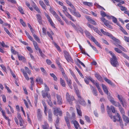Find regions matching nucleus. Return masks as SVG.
Masks as SVG:
<instances>
[{"mask_svg": "<svg viewBox=\"0 0 129 129\" xmlns=\"http://www.w3.org/2000/svg\"><path fill=\"white\" fill-rule=\"evenodd\" d=\"M76 91V94L78 97V101L80 104L82 105L85 106L86 105V103L83 99L82 98L79 94L78 92L77 91Z\"/></svg>", "mask_w": 129, "mask_h": 129, "instance_id": "obj_1", "label": "nucleus"}, {"mask_svg": "<svg viewBox=\"0 0 129 129\" xmlns=\"http://www.w3.org/2000/svg\"><path fill=\"white\" fill-rule=\"evenodd\" d=\"M63 12L65 14V15L68 18H70L72 21L73 22H75L76 21V20H75L73 17L70 14L68 13H66V12L67 11V10L66 7L64 6H63Z\"/></svg>", "mask_w": 129, "mask_h": 129, "instance_id": "obj_2", "label": "nucleus"}, {"mask_svg": "<svg viewBox=\"0 0 129 129\" xmlns=\"http://www.w3.org/2000/svg\"><path fill=\"white\" fill-rule=\"evenodd\" d=\"M64 57L66 59L68 62H73V60L68 53L66 51H64Z\"/></svg>", "mask_w": 129, "mask_h": 129, "instance_id": "obj_3", "label": "nucleus"}, {"mask_svg": "<svg viewBox=\"0 0 129 129\" xmlns=\"http://www.w3.org/2000/svg\"><path fill=\"white\" fill-rule=\"evenodd\" d=\"M111 63L114 67H116L118 65V62L117 61V58L115 57L110 59Z\"/></svg>", "mask_w": 129, "mask_h": 129, "instance_id": "obj_4", "label": "nucleus"}, {"mask_svg": "<svg viewBox=\"0 0 129 129\" xmlns=\"http://www.w3.org/2000/svg\"><path fill=\"white\" fill-rule=\"evenodd\" d=\"M66 99L67 101L70 104L72 103V102L74 100V97L73 96H70L69 94L67 92L66 94Z\"/></svg>", "mask_w": 129, "mask_h": 129, "instance_id": "obj_5", "label": "nucleus"}, {"mask_svg": "<svg viewBox=\"0 0 129 129\" xmlns=\"http://www.w3.org/2000/svg\"><path fill=\"white\" fill-rule=\"evenodd\" d=\"M63 77L64 78L65 80L67 81V83L68 86L71 89H72V87L71 85L72 84V82L71 80L70 79H68L66 75H63Z\"/></svg>", "mask_w": 129, "mask_h": 129, "instance_id": "obj_6", "label": "nucleus"}, {"mask_svg": "<svg viewBox=\"0 0 129 129\" xmlns=\"http://www.w3.org/2000/svg\"><path fill=\"white\" fill-rule=\"evenodd\" d=\"M120 102L123 107H124V104L125 103V101L121 96L118 95L117 96Z\"/></svg>", "mask_w": 129, "mask_h": 129, "instance_id": "obj_7", "label": "nucleus"}, {"mask_svg": "<svg viewBox=\"0 0 129 129\" xmlns=\"http://www.w3.org/2000/svg\"><path fill=\"white\" fill-rule=\"evenodd\" d=\"M56 97L57 99V102L58 104L61 105L62 104V101L60 96L57 94L56 95Z\"/></svg>", "mask_w": 129, "mask_h": 129, "instance_id": "obj_8", "label": "nucleus"}, {"mask_svg": "<svg viewBox=\"0 0 129 129\" xmlns=\"http://www.w3.org/2000/svg\"><path fill=\"white\" fill-rule=\"evenodd\" d=\"M117 117L118 118V119L117 121L119 122L121 127L122 128H123V124L122 122V120L121 119V117L119 114L118 113H117Z\"/></svg>", "mask_w": 129, "mask_h": 129, "instance_id": "obj_9", "label": "nucleus"}, {"mask_svg": "<svg viewBox=\"0 0 129 129\" xmlns=\"http://www.w3.org/2000/svg\"><path fill=\"white\" fill-rule=\"evenodd\" d=\"M36 81L39 84H43V80L40 77H38L36 78Z\"/></svg>", "mask_w": 129, "mask_h": 129, "instance_id": "obj_10", "label": "nucleus"}, {"mask_svg": "<svg viewBox=\"0 0 129 129\" xmlns=\"http://www.w3.org/2000/svg\"><path fill=\"white\" fill-rule=\"evenodd\" d=\"M74 9V12L72 14L76 17H81V15L78 12H76V9L75 8L73 9Z\"/></svg>", "mask_w": 129, "mask_h": 129, "instance_id": "obj_11", "label": "nucleus"}, {"mask_svg": "<svg viewBox=\"0 0 129 129\" xmlns=\"http://www.w3.org/2000/svg\"><path fill=\"white\" fill-rule=\"evenodd\" d=\"M36 16H37V18L38 22L40 24H42V20L41 15L40 14H37Z\"/></svg>", "mask_w": 129, "mask_h": 129, "instance_id": "obj_12", "label": "nucleus"}, {"mask_svg": "<svg viewBox=\"0 0 129 129\" xmlns=\"http://www.w3.org/2000/svg\"><path fill=\"white\" fill-rule=\"evenodd\" d=\"M111 102L115 106L118 107L119 108L121 106V105L119 102L115 101L114 100H111Z\"/></svg>", "mask_w": 129, "mask_h": 129, "instance_id": "obj_13", "label": "nucleus"}, {"mask_svg": "<svg viewBox=\"0 0 129 129\" xmlns=\"http://www.w3.org/2000/svg\"><path fill=\"white\" fill-rule=\"evenodd\" d=\"M91 39L97 46L100 48L101 47V46L100 44L92 36L91 37Z\"/></svg>", "mask_w": 129, "mask_h": 129, "instance_id": "obj_14", "label": "nucleus"}, {"mask_svg": "<svg viewBox=\"0 0 129 129\" xmlns=\"http://www.w3.org/2000/svg\"><path fill=\"white\" fill-rule=\"evenodd\" d=\"M71 122L74 124L75 127L76 129H78L80 125L77 121L76 120L72 121Z\"/></svg>", "mask_w": 129, "mask_h": 129, "instance_id": "obj_15", "label": "nucleus"}, {"mask_svg": "<svg viewBox=\"0 0 129 129\" xmlns=\"http://www.w3.org/2000/svg\"><path fill=\"white\" fill-rule=\"evenodd\" d=\"M52 114L51 110H49L48 111V120L50 121H51L52 120Z\"/></svg>", "mask_w": 129, "mask_h": 129, "instance_id": "obj_16", "label": "nucleus"}, {"mask_svg": "<svg viewBox=\"0 0 129 129\" xmlns=\"http://www.w3.org/2000/svg\"><path fill=\"white\" fill-rule=\"evenodd\" d=\"M91 88L92 90V92L93 94L95 96H96L98 95L96 89L91 86Z\"/></svg>", "mask_w": 129, "mask_h": 129, "instance_id": "obj_17", "label": "nucleus"}, {"mask_svg": "<svg viewBox=\"0 0 129 129\" xmlns=\"http://www.w3.org/2000/svg\"><path fill=\"white\" fill-rule=\"evenodd\" d=\"M53 108L54 110V114L55 115H56V116H57L58 115L57 114V113H59V111H60V109L59 108H57L56 107L54 108Z\"/></svg>", "mask_w": 129, "mask_h": 129, "instance_id": "obj_18", "label": "nucleus"}, {"mask_svg": "<svg viewBox=\"0 0 129 129\" xmlns=\"http://www.w3.org/2000/svg\"><path fill=\"white\" fill-rule=\"evenodd\" d=\"M76 107L78 114L80 116H82V113L80 110L79 106L78 105H77Z\"/></svg>", "mask_w": 129, "mask_h": 129, "instance_id": "obj_19", "label": "nucleus"}, {"mask_svg": "<svg viewBox=\"0 0 129 129\" xmlns=\"http://www.w3.org/2000/svg\"><path fill=\"white\" fill-rule=\"evenodd\" d=\"M107 110L108 113V114L109 116L111 118H112V115L111 113V110L110 107L108 106H107Z\"/></svg>", "mask_w": 129, "mask_h": 129, "instance_id": "obj_20", "label": "nucleus"}, {"mask_svg": "<svg viewBox=\"0 0 129 129\" xmlns=\"http://www.w3.org/2000/svg\"><path fill=\"white\" fill-rule=\"evenodd\" d=\"M102 86L103 89L105 93L107 95H108L109 93L108 92V91L107 89L106 86L105 85L103 84H102Z\"/></svg>", "mask_w": 129, "mask_h": 129, "instance_id": "obj_21", "label": "nucleus"}, {"mask_svg": "<svg viewBox=\"0 0 129 129\" xmlns=\"http://www.w3.org/2000/svg\"><path fill=\"white\" fill-rule=\"evenodd\" d=\"M101 20L104 23V24L106 26L109 23V21L106 19L102 17L101 18Z\"/></svg>", "mask_w": 129, "mask_h": 129, "instance_id": "obj_22", "label": "nucleus"}, {"mask_svg": "<svg viewBox=\"0 0 129 129\" xmlns=\"http://www.w3.org/2000/svg\"><path fill=\"white\" fill-rule=\"evenodd\" d=\"M95 77L97 78L98 80L100 81H102V78L101 76L98 73H96L95 75Z\"/></svg>", "mask_w": 129, "mask_h": 129, "instance_id": "obj_23", "label": "nucleus"}, {"mask_svg": "<svg viewBox=\"0 0 129 129\" xmlns=\"http://www.w3.org/2000/svg\"><path fill=\"white\" fill-rule=\"evenodd\" d=\"M44 125H42V128L43 129H48L49 127L48 124L47 122L45 121L44 123Z\"/></svg>", "mask_w": 129, "mask_h": 129, "instance_id": "obj_24", "label": "nucleus"}, {"mask_svg": "<svg viewBox=\"0 0 129 129\" xmlns=\"http://www.w3.org/2000/svg\"><path fill=\"white\" fill-rule=\"evenodd\" d=\"M123 120L126 123H129V118L125 115L123 116Z\"/></svg>", "mask_w": 129, "mask_h": 129, "instance_id": "obj_25", "label": "nucleus"}, {"mask_svg": "<svg viewBox=\"0 0 129 129\" xmlns=\"http://www.w3.org/2000/svg\"><path fill=\"white\" fill-rule=\"evenodd\" d=\"M39 3L42 8L46 10V7L43 2L42 1H40Z\"/></svg>", "mask_w": 129, "mask_h": 129, "instance_id": "obj_26", "label": "nucleus"}, {"mask_svg": "<svg viewBox=\"0 0 129 129\" xmlns=\"http://www.w3.org/2000/svg\"><path fill=\"white\" fill-rule=\"evenodd\" d=\"M105 80L107 82L108 84L111 85H113V83L110 80L106 78H104Z\"/></svg>", "mask_w": 129, "mask_h": 129, "instance_id": "obj_27", "label": "nucleus"}, {"mask_svg": "<svg viewBox=\"0 0 129 129\" xmlns=\"http://www.w3.org/2000/svg\"><path fill=\"white\" fill-rule=\"evenodd\" d=\"M119 108V110L121 114L122 115V116L125 115V111L124 109L122 108L121 106H120Z\"/></svg>", "mask_w": 129, "mask_h": 129, "instance_id": "obj_28", "label": "nucleus"}, {"mask_svg": "<svg viewBox=\"0 0 129 129\" xmlns=\"http://www.w3.org/2000/svg\"><path fill=\"white\" fill-rule=\"evenodd\" d=\"M66 3L69 5L72 9H73L74 8H75L73 5L68 0H66Z\"/></svg>", "mask_w": 129, "mask_h": 129, "instance_id": "obj_29", "label": "nucleus"}, {"mask_svg": "<svg viewBox=\"0 0 129 129\" xmlns=\"http://www.w3.org/2000/svg\"><path fill=\"white\" fill-rule=\"evenodd\" d=\"M68 117H65V119L67 125L69 128L70 127V125L69 120L68 119Z\"/></svg>", "mask_w": 129, "mask_h": 129, "instance_id": "obj_30", "label": "nucleus"}, {"mask_svg": "<svg viewBox=\"0 0 129 129\" xmlns=\"http://www.w3.org/2000/svg\"><path fill=\"white\" fill-rule=\"evenodd\" d=\"M33 36L35 40L38 42L40 43V39L35 34H33Z\"/></svg>", "mask_w": 129, "mask_h": 129, "instance_id": "obj_31", "label": "nucleus"}, {"mask_svg": "<svg viewBox=\"0 0 129 129\" xmlns=\"http://www.w3.org/2000/svg\"><path fill=\"white\" fill-rule=\"evenodd\" d=\"M60 82L61 84L63 87H65L66 86V84L64 81L61 78L60 79Z\"/></svg>", "mask_w": 129, "mask_h": 129, "instance_id": "obj_32", "label": "nucleus"}, {"mask_svg": "<svg viewBox=\"0 0 129 129\" xmlns=\"http://www.w3.org/2000/svg\"><path fill=\"white\" fill-rule=\"evenodd\" d=\"M83 4L87 6H91L92 5V3L91 2H83Z\"/></svg>", "mask_w": 129, "mask_h": 129, "instance_id": "obj_33", "label": "nucleus"}, {"mask_svg": "<svg viewBox=\"0 0 129 129\" xmlns=\"http://www.w3.org/2000/svg\"><path fill=\"white\" fill-rule=\"evenodd\" d=\"M40 68L42 72V74L43 75H46L47 72L44 68L43 67H41Z\"/></svg>", "mask_w": 129, "mask_h": 129, "instance_id": "obj_34", "label": "nucleus"}, {"mask_svg": "<svg viewBox=\"0 0 129 129\" xmlns=\"http://www.w3.org/2000/svg\"><path fill=\"white\" fill-rule=\"evenodd\" d=\"M18 9L19 11L22 14H24V11L22 8L20 6H18Z\"/></svg>", "mask_w": 129, "mask_h": 129, "instance_id": "obj_35", "label": "nucleus"}, {"mask_svg": "<svg viewBox=\"0 0 129 129\" xmlns=\"http://www.w3.org/2000/svg\"><path fill=\"white\" fill-rule=\"evenodd\" d=\"M50 75L51 76L53 77V78L54 80L55 81H57V78L55 75L53 73H50Z\"/></svg>", "mask_w": 129, "mask_h": 129, "instance_id": "obj_36", "label": "nucleus"}, {"mask_svg": "<svg viewBox=\"0 0 129 129\" xmlns=\"http://www.w3.org/2000/svg\"><path fill=\"white\" fill-rule=\"evenodd\" d=\"M44 85L45 86L44 89L46 91H49V88L48 87L47 85L45 83H44Z\"/></svg>", "mask_w": 129, "mask_h": 129, "instance_id": "obj_37", "label": "nucleus"}, {"mask_svg": "<svg viewBox=\"0 0 129 129\" xmlns=\"http://www.w3.org/2000/svg\"><path fill=\"white\" fill-rule=\"evenodd\" d=\"M25 69L26 71V72L29 75H30L31 74V71L29 70V69L26 67H25Z\"/></svg>", "mask_w": 129, "mask_h": 129, "instance_id": "obj_38", "label": "nucleus"}, {"mask_svg": "<svg viewBox=\"0 0 129 129\" xmlns=\"http://www.w3.org/2000/svg\"><path fill=\"white\" fill-rule=\"evenodd\" d=\"M120 30L125 35H127L128 34L126 32V31L122 27L121 28H120Z\"/></svg>", "mask_w": 129, "mask_h": 129, "instance_id": "obj_39", "label": "nucleus"}, {"mask_svg": "<svg viewBox=\"0 0 129 129\" xmlns=\"http://www.w3.org/2000/svg\"><path fill=\"white\" fill-rule=\"evenodd\" d=\"M112 39L115 42H117L118 43L120 44V41L119 40L116 39L115 37H112Z\"/></svg>", "mask_w": 129, "mask_h": 129, "instance_id": "obj_40", "label": "nucleus"}, {"mask_svg": "<svg viewBox=\"0 0 129 129\" xmlns=\"http://www.w3.org/2000/svg\"><path fill=\"white\" fill-rule=\"evenodd\" d=\"M42 96L44 98H45V97L47 95V93H45L44 92V91L43 90L42 91Z\"/></svg>", "mask_w": 129, "mask_h": 129, "instance_id": "obj_41", "label": "nucleus"}, {"mask_svg": "<svg viewBox=\"0 0 129 129\" xmlns=\"http://www.w3.org/2000/svg\"><path fill=\"white\" fill-rule=\"evenodd\" d=\"M115 50L118 53H122V51L118 48H114Z\"/></svg>", "mask_w": 129, "mask_h": 129, "instance_id": "obj_42", "label": "nucleus"}, {"mask_svg": "<svg viewBox=\"0 0 129 129\" xmlns=\"http://www.w3.org/2000/svg\"><path fill=\"white\" fill-rule=\"evenodd\" d=\"M50 12L51 13H52L53 15L56 13V12L54 11L52 9V8L50 6Z\"/></svg>", "mask_w": 129, "mask_h": 129, "instance_id": "obj_43", "label": "nucleus"}, {"mask_svg": "<svg viewBox=\"0 0 129 129\" xmlns=\"http://www.w3.org/2000/svg\"><path fill=\"white\" fill-rule=\"evenodd\" d=\"M18 57L19 60H23L25 59L24 57L23 56H20L19 54L18 56Z\"/></svg>", "mask_w": 129, "mask_h": 129, "instance_id": "obj_44", "label": "nucleus"}, {"mask_svg": "<svg viewBox=\"0 0 129 129\" xmlns=\"http://www.w3.org/2000/svg\"><path fill=\"white\" fill-rule=\"evenodd\" d=\"M100 14L103 17H104L106 16L107 14L104 11H101L100 12Z\"/></svg>", "mask_w": 129, "mask_h": 129, "instance_id": "obj_45", "label": "nucleus"}, {"mask_svg": "<svg viewBox=\"0 0 129 129\" xmlns=\"http://www.w3.org/2000/svg\"><path fill=\"white\" fill-rule=\"evenodd\" d=\"M112 21L115 23H116L117 22V19L114 17V16H112Z\"/></svg>", "mask_w": 129, "mask_h": 129, "instance_id": "obj_46", "label": "nucleus"}, {"mask_svg": "<svg viewBox=\"0 0 129 129\" xmlns=\"http://www.w3.org/2000/svg\"><path fill=\"white\" fill-rule=\"evenodd\" d=\"M110 93H109L108 95V98L111 102V100H114V99L110 96Z\"/></svg>", "mask_w": 129, "mask_h": 129, "instance_id": "obj_47", "label": "nucleus"}, {"mask_svg": "<svg viewBox=\"0 0 129 129\" xmlns=\"http://www.w3.org/2000/svg\"><path fill=\"white\" fill-rule=\"evenodd\" d=\"M23 75L26 79L27 80H29V78L27 74L26 73H24Z\"/></svg>", "mask_w": 129, "mask_h": 129, "instance_id": "obj_48", "label": "nucleus"}, {"mask_svg": "<svg viewBox=\"0 0 129 129\" xmlns=\"http://www.w3.org/2000/svg\"><path fill=\"white\" fill-rule=\"evenodd\" d=\"M121 55L124 57H125L128 60H129V57L126 54H125L123 53H122L121 54Z\"/></svg>", "mask_w": 129, "mask_h": 129, "instance_id": "obj_49", "label": "nucleus"}, {"mask_svg": "<svg viewBox=\"0 0 129 129\" xmlns=\"http://www.w3.org/2000/svg\"><path fill=\"white\" fill-rule=\"evenodd\" d=\"M85 118L87 122H90V118L89 117L86 115L85 116Z\"/></svg>", "mask_w": 129, "mask_h": 129, "instance_id": "obj_50", "label": "nucleus"}, {"mask_svg": "<svg viewBox=\"0 0 129 129\" xmlns=\"http://www.w3.org/2000/svg\"><path fill=\"white\" fill-rule=\"evenodd\" d=\"M20 22L22 25L24 27L26 26V24L24 22L23 20L22 19H20Z\"/></svg>", "mask_w": 129, "mask_h": 129, "instance_id": "obj_51", "label": "nucleus"}, {"mask_svg": "<svg viewBox=\"0 0 129 129\" xmlns=\"http://www.w3.org/2000/svg\"><path fill=\"white\" fill-rule=\"evenodd\" d=\"M124 40L126 42H129V37L124 36Z\"/></svg>", "mask_w": 129, "mask_h": 129, "instance_id": "obj_52", "label": "nucleus"}, {"mask_svg": "<svg viewBox=\"0 0 129 129\" xmlns=\"http://www.w3.org/2000/svg\"><path fill=\"white\" fill-rule=\"evenodd\" d=\"M105 35H106L110 37L112 39V37H113L111 34L107 32H106Z\"/></svg>", "mask_w": 129, "mask_h": 129, "instance_id": "obj_53", "label": "nucleus"}, {"mask_svg": "<svg viewBox=\"0 0 129 129\" xmlns=\"http://www.w3.org/2000/svg\"><path fill=\"white\" fill-rule=\"evenodd\" d=\"M101 109L102 112H104L105 111L104 106L103 104H102L101 105Z\"/></svg>", "mask_w": 129, "mask_h": 129, "instance_id": "obj_54", "label": "nucleus"}, {"mask_svg": "<svg viewBox=\"0 0 129 129\" xmlns=\"http://www.w3.org/2000/svg\"><path fill=\"white\" fill-rule=\"evenodd\" d=\"M62 18L63 19L64 21L66 23L68 24H69V21H68V20L65 17L63 16V17H62Z\"/></svg>", "mask_w": 129, "mask_h": 129, "instance_id": "obj_55", "label": "nucleus"}, {"mask_svg": "<svg viewBox=\"0 0 129 129\" xmlns=\"http://www.w3.org/2000/svg\"><path fill=\"white\" fill-rule=\"evenodd\" d=\"M62 18L63 19L64 21L66 23L68 24H69V21H68V20L65 17L63 16V17H62Z\"/></svg>", "mask_w": 129, "mask_h": 129, "instance_id": "obj_56", "label": "nucleus"}, {"mask_svg": "<svg viewBox=\"0 0 129 129\" xmlns=\"http://www.w3.org/2000/svg\"><path fill=\"white\" fill-rule=\"evenodd\" d=\"M4 30L6 33L9 36H10L11 35V34L10 33V32L7 28L5 27H4Z\"/></svg>", "mask_w": 129, "mask_h": 129, "instance_id": "obj_57", "label": "nucleus"}, {"mask_svg": "<svg viewBox=\"0 0 129 129\" xmlns=\"http://www.w3.org/2000/svg\"><path fill=\"white\" fill-rule=\"evenodd\" d=\"M30 79L31 80L30 83L31 85H33L34 84V78L33 77H31L30 78Z\"/></svg>", "mask_w": 129, "mask_h": 129, "instance_id": "obj_58", "label": "nucleus"}, {"mask_svg": "<svg viewBox=\"0 0 129 129\" xmlns=\"http://www.w3.org/2000/svg\"><path fill=\"white\" fill-rule=\"evenodd\" d=\"M42 116L41 112H39L38 113V117L39 119H40L42 118Z\"/></svg>", "mask_w": 129, "mask_h": 129, "instance_id": "obj_59", "label": "nucleus"}, {"mask_svg": "<svg viewBox=\"0 0 129 129\" xmlns=\"http://www.w3.org/2000/svg\"><path fill=\"white\" fill-rule=\"evenodd\" d=\"M75 81L81 87H82V86L81 84H80L79 81L77 79L76 77L75 78H74Z\"/></svg>", "mask_w": 129, "mask_h": 129, "instance_id": "obj_60", "label": "nucleus"}, {"mask_svg": "<svg viewBox=\"0 0 129 129\" xmlns=\"http://www.w3.org/2000/svg\"><path fill=\"white\" fill-rule=\"evenodd\" d=\"M34 9L38 13H41V11L40 10V9H39V8H38V7L37 6H36L34 8Z\"/></svg>", "mask_w": 129, "mask_h": 129, "instance_id": "obj_61", "label": "nucleus"}, {"mask_svg": "<svg viewBox=\"0 0 129 129\" xmlns=\"http://www.w3.org/2000/svg\"><path fill=\"white\" fill-rule=\"evenodd\" d=\"M49 22H50V24H51V25L53 27L55 28V24L52 21V20L51 19L49 21Z\"/></svg>", "mask_w": 129, "mask_h": 129, "instance_id": "obj_62", "label": "nucleus"}, {"mask_svg": "<svg viewBox=\"0 0 129 129\" xmlns=\"http://www.w3.org/2000/svg\"><path fill=\"white\" fill-rule=\"evenodd\" d=\"M111 110L112 111V112L113 113H115V108L113 106H111Z\"/></svg>", "mask_w": 129, "mask_h": 129, "instance_id": "obj_63", "label": "nucleus"}, {"mask_svg": "<svg viewBox=\"0 0 129 129\" xmlns=\"http://www.w3.org/2000/svg\"><path fill=\"white\" fill-rule=\"evenodd\" d=\"M86 18L90 22L92 20V19L91 17L89 16H86Z\"/></svg>", "mask_w": 129, "mask_h": 129, "instance_id": "obj_64", "label": "nucleus"}]
</instances>
